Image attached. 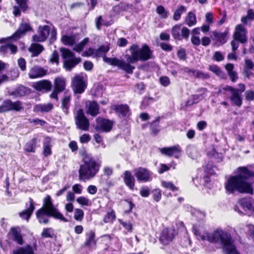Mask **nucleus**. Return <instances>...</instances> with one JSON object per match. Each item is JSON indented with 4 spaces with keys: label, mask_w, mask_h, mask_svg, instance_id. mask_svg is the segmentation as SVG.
I'll list each match as a JSON object with an SVG mask.
<instances>
[{
    "label": "nucleus",
    "mask_w": 254,
    "mask_h": 254,
    "mask_svg": "<svg viewBox=\"0 0 254 254\" xmlns=\"http://www.w3.org/2000/svg\"><path fill=\"white\" fill-rule=\"evenodd\" d=\"M38 138L37 136L34 137L31 140L28 141L25 145L24 149L28 153L35 152L36 151Z\"/></svg>",
    "instance_id": "c756f323"
},
{
    "label": "nucleus",
    "mask_w": 254,
    "mask_h": 254,
    "mask_svg": "<svg viewBox=\"0 0 254 254\" xmlns=\"http://www.w3.org/2000/svg\"><path fill=\"white\" fill-rule=\"evenodd\" d=\"M34 202L32 198H29V206L19 212V216L23 219L28 221L35 210Z\"/></svg>",
    "instance_id": "5701e85b"
},
{
    "label": "nucleus",
    "mask_w": 254,
    "mask_h": 254,
    "mask_svg": "<svg viewBox=\"0 0 254 254\" xmlns=\"http://www.w3.org/2000/svg\"><path fill=\"white\" fill-rule=\"evenodd\" d=\"M239 173L230 176L226 181L224 187L227 194L236 192L241 194H254V188L251 183L248 182L254 178V171L250 170L247 167H239L237 169Z\"/></svg>",
    "instance_id": "f03ea898"
},
{
    "label": "nucleus",
    "mask_w": 254,
    "mask_h": 254,
    "mask_svg": "<svg viewBox=\"0 0 254 254\" xmlns=\"http://www.w3.org/2000/svg\"><path fill=\"white\" fill-rule=\"evenodd\" d=\"M208 69L215 74L217 76L221 77L223 79L226 78V76L224 72L217 65H210L209 66Z\"/></svg>",
    "instance_id": "ea45409f"
},
{
    "label": "nucleus",
    "mask_w": 254,
    "mask_h": 254,
    "mask_svg": "<svg viewBox=\"0 0 254 254\" xmlns=\"http://www.w3.org/2000/svg\"><path fill=\"white\" fill-rule=\"evenodd\" d=\"M11 232L13 236L14 241H15L18 245H22L23 244V240L20 233L18 232L16 228L14 227H12L11 228Z\"/></svg>",
    "instance_id": "4c0bfd02"
},
{
    "label": "nucleus",
    "mask_w": 254,
    "mask_h": 254,
    "mask_svg": "<svg viewBox=\"0 0 254 254\" xmlns=\"http://www.w3.org/2000/svg\"><path fill=\"white\" fill-rule=\"evenodd\" d=\"M156 11L162 18L166 19L168 17L169 12L168 11L165 10L163 5L158 6L156 8Z\"/></svg>",
    "instance_id": "49530a36"
},
{
    "label": "nucleus",
    "mask_w": 254,
    "mask_h": 254,
    "mask_svg": "<svg viewBox=\"0 0 254 254\" xmlns=\"http://www.w3.org/2000/svg\"><path fill=\"white\" fill-rule=\"evenodd\" d=\"M110 48L108 46H105L104 45L100 46L97 50L95 51V57L100 58L103 55V60H104V57H106V54L109 52Z\"/></svg>",
    "instance_id": "c9c22d12"
},
{
    "label": "nucleus",
    "mask_w": 254,
    "mask_h": 254,
    "mask_svg": "<svg viewBox=\"0 0 254 254\" xmlns=\"http://www.w3.org/2000/svg\"><path fill=\"white\" fill-rule=\"evenodd\" d=\"M185 6L184 5H181L178 9H177L173 15V19L176 21H178L180 19L181 15L185 10Z\"/></svg>",
    "instance_id": "8fccbe9b"
},
{
    "label": "nucleus",
    "mask_w": 254,
    "mask_h": 254,
    "mask_svg": "<svg viewBox=\"0 0 254 254\" xmlns=\"http://www.w3.org/2000/svg\"><path fill=\"white\" fill-rule=\"evenodd\" d=\"M177 56L178 57L182 60L185 61L186 60L187 55L185 49H181L179 50L177 52Z\"/></svg>",
    "instance_id": "e2e57ef3"
},
{
    "label": "nucleus",
    "mask_w": 254,
    "mask_h": 254,
    "mask_svg": "<svg viewBox=\"0 0 254 254\" xmlns=\"http://www.w3.org/2000/svg\"><path fill=\"white\" fill-rule=\"evenodd\" d=\"M228 31L224 32H220L216 31L212 32V38L213 40L215 41L217 43L220 45H223L226 43L228 40Z\"/></svg>",
    "instance_id": "393cba45"
},
{
    "label": "nucleus",
    "mask_w": 254,
    "mask_h": 254,
    "mask_svg": "<svg viewBox=\"0 0 254 254\" xmlns=\"http://www.w3.org/2000/svg\"><path fill=\"white\" fill-rule=\"evenodd\" d=\"M254 67V63L250 59L245 60L244 68L247 69H253Z\"/></svg>",
    "instance_id": "338daca9"
},
{
    "label": "nucleus",
    "mask_w": 254,
    "mask_h": 254,
    "mask_svg": "<svg viewBox=\"0 0 254 254\" xmlns=\"http://www.w3.org/2000/svg\"><path fill=\"white\" fill-rule=\"evenodd\" d=\"M185 22L189 27L194 25L196 23L195 15L192 12H189L186 17Z\"/></svg>",
    "instance_id": "37998d69"
},
{
    "label": "nucleus",
    "mask_w": 254,
    "mask_h": 254,
    "mask_svg": "<svg viewBox=\"0 0 254 254\" xmlns=\"http://www.w3.org/2000/svg\"><path fill=\"white\" fill-rule=\"evenodd\" d=\"M82 162L78 170V178L80 181L88 180L94 178L99 171L101 166L100 162L89 154H85L83 156Z\"/></svg>",
    "instance_id": "39448f33"
},
{
    "label": "nucleus",
    "mask_w": 254,
    "mask_h": 254,
    "mask_svg": "<svg viewBox=\"0 0 254 254\" xmlns=\"http://www.w3.org/2000/svg\"><path fill=\"white\" fill-rule=\"evenodd\" d=\"M12 254H35L33 247L30 245L16 248L13 251Z\"/></svg>",
    "instance_id": "c85d7f7f"
},
{
    "label": "nucleus",
    "mask_w": 254,
    "mask_h": 254,
    "mask_svg": "<svg viewBox=\"0 0 254 254\" xmlns=\"http://www.w3.org/2000/svg\"><path fill=\"white\" fill-rule=\"evenodd\" d=\"M99 113V105L97 102L93 101L90 103L86 113L92 117H95Z\"/></svg>",
    "instance_id": "473e14b6"
},
{
    "label": "nucleus",
    "mask_w": 254,
    "mask_h": 254,
    "mask_svg": "<svg viewBox=\"0 0 254 254\" xmlns=\"http://www.w3.org/2000/svg\"><path fill=\"white\" fill-rule=\"evenodd\" d=\"M41 237L43 238H53V230L52 228H45L41 233Z\"/></svg>",
    "instance_id": "a18cd8bd"
},
{
    "label": "nucleus",
    "mask_w": 254,
    "mask_h": 254,
    "mask_svg": "<svg viewBox=\"0 0 254 254\" xmlns=\"http://www.w3.org/2000/svg\"><path fill=\"white\" fill-rule=\"evenodd\" d=\"M160 47L162 50L166 52H171L173 50V47L169 44L162 42L160 44Z\"/></svg>",
    "instance_id": "680f3d73"
},
{
    "label": "nucleus",
    "mask_w": 254,
    "mask_h": 254,
    "mask_svg": "<svg viewBox=\"0 0 254 254\" xmlns=\"http://www.w3.org/2000/svg\"><path fill=\"white\" fill-rule=\"evenodd\" d=\"M134 172L138 182L146 183L152 180V173L146 168L139 167L134 169Z\"/></svg>",
    "instance_id": "1a4fd4ad"
},
{
    "label": "nucleus",
    "mask_w": 254,
    "mask_h": 254,
    "mask_svg": "<svg viewBox=\"0 0 254 254\" xmlns=\"http://www.w3.org/2000/svg\"><path fill=\"white\" fill-rule=\"evenodd\" d=\"M91 140L90 136L89 134L84 133L82 134L79 138L80 142L81 143H88Z\"/></svg>",
    "instance_id": "774afa93"
},
{
    "label": "nucleus",
    "mask_w": 254,
    "mask_h": 254,
    "mask_svg": "<svg viewBox=\"0 0 254 254\" xmlns=\"http://www.w3.org/2000/svg\"><path fill=\"white\" fill-rule=\"evenodd\" d=\"M75 124L79 129L87 131L89 130L90 124L88 119L85 117L83 110L81 109L77 111L75 118Z\"/></svg>",
    "instance_id": "9d476101"
},
{
    "label": "nucleus",
    "mask_w": 254,
    "mask_h": 254,
    "mask_svg": "<svg viewBox=\"0 0 254 254\" xmlns=\"http://www.w3.org/2000/svg\"><path fill=\"white\" fill-rule=\"evenodd\" d=\"M44 50V47L38 43L31 44L29 48V51L32 53V57H37Z\"/></svg>",
    "instance_id": "2f4dec72"
},
{
    "label": "nucleus",
    "mask_w": 254,
    "mask_h": 254,
    "mask_svg": "<svg viewBox=\"0 0 254 254\" xmlns=\"http://www.w3.org/2000/svg\"><path fill=\"white\" fill-rule=\"evenodd\" d=\"M60 51L62 53V57L65 60H67V58H73L74 54L72 53L69 49L62 48L60 49Z\"/></svg>",
    "instance_id": "c03bdc74"
},
{
    "label": "nucleus",
    "mask_w": 254,
    "mask_h": 254,
    "mask_svg": "<svg viewBox=\"0 0 254 254\" xmlns=\"http://www.w3.org/2000/svg\"><path fill=\"white\" fill-rule=\"evenodd\" d=\"M159 82L161 85L164 87H167L171 83L169 78L167 76H160L159 78Z\"/></svg>",
    "instance_id": "4d7b16f0"
},
{
    "label": "nucleus",
    "mask_w": 254,
    "mask_h": 254,
    "mask_svg": "<svg viewBox=\"0 0 254 254\" xmlns=\"http://www.w3.org/2000/svg\"><path fill=\"white\" fill-rule=\"evenodd\" d=\"M111 109L114 111L118 117L126 119L131 114L129 106L127 104H114L111 106Z\"/></svg>",
    "instance_id": "9b49d317"
},
{
    "label": "nucleus",
    "mask_w": 254,
    "mask_h": 254,
    "mask_svg": "<svg viewBox=\"0 0 254 254\" xmlns=\"http://www.w3.org/2000/svg\"><path fill=\"white\" fill-rule=\"evenodd\" d=\"M134 6L131 3L122 1L112 7V11L115 14L119 15L121 13L133 10Z\"/></svg>",
    "instance_id": "6ab92c4d"
},
{
    "label": "nucleus",
    "mask_w": 254,
    "mask_h": 254,
    "mask_svg": "<svg viewBox=\"0 0 254 254\" xmlns=\"http://www.w3.org/2000/svg\"><path fill=\"white\" fill-rule=\"evenodd\" d=\"M50 32V27L49 26L47 25L43 26H40L38 31V34H35L32 36V41L34 42H43L47 40Z\"/></svg>",
    "instance_id": "2eb2a0df"
},
{
    "label": "nucleus",
    "mask_w": 254,
    "mask_h": 254,
    "mask_svg": "<svg viewBox=\"0 0 254 254\" xmlns=\"http://www.w3.org/2000/svg\"><path fill=\"white\" fill-rule=\"evenodd\" d=\"M238 204L245 211L251 210L253 207V203L251 198L247 197L239 199Z\"/></svg>",
    "instance_id": "7c9ffc66"
},
{
    "label": "nucleus",
    "mask_w": 254,
    "mask_h": 254,
    "mask_svg": "<svg viewBox=\"0 0 254 254\" xmlns=\"http://www.w3.org/2000/svg\"><path fill=\"white\" fill-rule=\"evenodd\" d=\"M162 186L173 191L178 190V188L176 187L172 182L163 181L162 182Z\"/></svg>",
    "instance_id": "864d4df0"
},
{
    "label": "nucleus",
    "mask_w": 254,
    "mask_h": 254,
    "mask_svg": "<svg viewBox=\"0 0 254 254\" xmlns=\"http://www.w3.org/2000/svg\"><path fill=\"white\" fill-rule=\"evenodd\" d=\"M87 87V85L80 75H75L72 80V88L76 94L83 93Z\"/></svg>",
    "instance_id": "ddd939ff"
},
{
    "label": "nucleus",
    "mask_w": 254,
    "mask_h": 254,
    "mask_svg": "<svg viewBox=\"0 0 254 254\" xmlns=\"http://www.w3.org/2000/svg\"><path fill=\"white\" fill-rule=\"evenodd\" d=\"M31 93V89L25 86L20 85L18 86L14 91L10 93V95L15 97H23Z\"/></svg>",
    "instance_id": "a878e982"
},
{
    "label": "nucleus",
    "mask_w": 254,
    "mask_h": 254,
    "mask_svg": "<svg viewBox=\"0 0 254 254\" xmlns=\"http://www.w3.org/2000/svg\"><path fill=\"white\" fill-rule=\"evenodd\" d=\"M29 31H33L31 25L28 23L21 22L18 29L11 35V38H15V41H16Z\"/></svg>",
    "instance_id": "f3484780"
},
{
    "label": "nucleus",
    "mask_w": 254,
    "mask_h": 254,
    "mask_svg": "<svg viewBox=\"0 0 254 254\" xmlns=\"http://www.w3.org/2000/svg\"><path fill=\"white\" fill-rule=\"evenodd\" d=\"M65 88V82L64 80L60 77L57 78L54 81V90L50 94L51 98L58 100V94L62 92Z\"/></svg>",
    "instance_id": "dca6fc26"
},
{
    "label": "nucleus",
    "mask_w": 254,
    "mask_h": 254,
    "mask_svg": "<svg viewBox=\"0 0 254 254\" xmlns=\"http://www.w3.org/2000/svg\"><path fill=\"white\" fill-rule=\"evenodd\" d=\"M160 152L168 156H174L178 158L182 152L181 147L179 145H174L169 147H163L160 149Z\"/></svg>",
    "instance_id": "a211bd4d"
},
{
    "label": "nucleus",
    "mask_w": 254,
    "mask_h": 254,
    "mask_svg": "<svg viewBox=\"0 0 254 254\" xmlns=\"http://www.w3.org/2000/svg\"><path fill=\"white\" fill-rule=\"evenodd\" d=\"M119 223L122 225L128 232H131L132 231L133 227L132 224L130 222H125L122 219H119Z\"/></svg>",
    "instance_id": "5fc2aeb1"
},
{
    "label": "nucleus",
    "mask_w": 254,
    "mask_h": 254,
    "mask_svg": "<svg viewBox=\"0 0 254 254\" xmlns=\"http://www.w3.org/2000/svg\"><path fill=\"white\" fill-rule=\"evenodd\" d=\"M201 239L207 240L211 243H220L225 254H240L231 235L221 229H217L212 233H207L205 236L201 237Z\"/></svg>",
    "instance_id": "7ed1b4c3"
},
{
    "label": "nucleus",
    "mask_w": 254,
    "mask_h": 254,
    "mask_svg": "<svg viewBox=\"0 0 254 254\" xmlns=\"http://www.w3.org/2000/svg\"><path fill=\"white\" fill-rule=\"evenodd\" d=\"M247 30L241 24L236 25L233 34V38L237 42L241 44H245L248 41Z\"/></svg>",
    "instance_id": "f8f14e48"
},
{
    "label": "nucleus",
    "mask_w": 254,
    "mask_h": 254,
    "mask_svg": "<svg viewBox=\"0 0 254 254\" xmlns=\"http://www.w3.org/2000/svg\"><path fill=\"white\" fill-rule=\"evenodd\" d=\"M176 234L175 229L165 227L160 233L159 241L163 245H168L173 241Z\"/></svg>",
    "instance_id": "6e6552de"
},
{
    "label": "nucleus",
    "mask_w": 254,
    "mask_h": 254,
    "mask_svg": "<svg viewBox=\"0 0 254 254\" xmlns=\"http://www.w3.org/2000/svg\"><path fill=\"white\" fill-rule=\"evenodd\" d=\"M61 40L64 45H73L75 43V39L72 36L64 35L62 37Z\"/></svg>",
    "instance_id": "de8ad7c7"
},
{
    "label": "nucleus",
    "mask_w": 254,
    "mask_h": 254,
    "mask_svg": "<svg viewBox=\"0 0 254 254\" xmlns=\"http://www.w3.org/2000/svg\"><path fill=\"white\" fill-rule=\"evenodd\" d=\"M139 193L142 197H147L150 193V190L148 187H142L140 188Z\"/></svg>",
    "instance_id": "6e6d98bb"
},
{
    "label": "nucleus",
    "mask_w": 254,
    "mask_h": 254,
    "mask_svg": "<svg viewBox=\"0 0 254 254\" xmlns=\"http://www.w3.org/2000/svg\"><path fill=\"white\" fill-rule=\"evenodd\" d=\"M123 201L126 202L125 205L124 213L126 214H129L132 212V210L135 207V204L133 203L132 199L129 198L125 199Z\"/></svg>",
    "instance_id": "f704fd0d"
},
{
    "label": "nucleus",
    "mask_w": 254,
    "mask_h": 254,
    "mask_svg": "<svg viewBox=\"0 0 254 254\" xmlns=\"http://www.w3.org/2000/svg\"><path fill=\"white\" fill-rule=\"evenodd\" d=\"M230 100L232 102V104L234 106L240 107L243 104V99L241 94L239 93L234 92L231 94L230 97Z\"/></svg>",
    "instance_id": "72a5a7b5"
},
{
    "label": "nucleus",
    "mask_w": 254,
    "mask_h": 254,
    "mask_svg": "<svg viewBox=\"0 0 254 254\" xmlns=\"http://www.w3.org/2000/svg\"><path fill=\"white\" fill-rule=\"evenodd\" d=\"M114 125L113 121L99 117L96 119L95 129L99 132H109L112 129Z\"/></svg>",
    "instance_id": "0eeeda50"
},
{
    "label": "nucleus",
    "mask_w": 254,
    "mask_h": 254,
    "mask_svg": "<svg viewBox=\"0 0 254 254\" xmlns=\"http://www.w3.org/2000/svg\"><path fill=\"white\" fill-rule=\"evenodd\" d=\"M190 30L186 27H183L181 28V37L186 40H188L189 37Z\"/></svg>",
    "instance_id": "052dcab7"
},
{
    "label": "nucleus",
    "mask_w": 254,
    "mask_h": 254,
    "mask_svg": "<svg viewBox=\"0 0 254 254\" xmlns=\"http://www.w3.org/2000/svg\"><path fill=\"white\" fill-rule=\"evenodd\" d=\"M128 50L130 54L125 56L126 62L117 58L106 56L104 57V62L111 65L118 66L127 73L131 74L135 67L131 64H135L138 61H147L153 58V51L146 44H143L141 48H139L138 44H133L129 47Z\"/></svg>",
    "instance_id": "f257e3e1"
},
{
    "label": "nucleus",
    "mask_w": 254,
    "mask_h": 254,
    "mask_svg": "<svg viewBox=\"0 0 254 254\" xmlns=\"http://www.w3.org/2000/svg\"><path fill=\"white\" fill-rule=\"evenodd\" d=\"M76 201L79 204L82 206H88L91 205V204L90 200L84 196L78 197L76 199Z\"/></svg>",
    "instance_id": "3c124183"
},
{
    "label": "nucleus",
    "mask_w": 254,
    "mask_h": 254,
    "mask_svg": "<svg viewBox=\"0 0 254 254\" xmlns=\"http://www.w3.org/2000/svg\"><path fill=\"white\" fill-rule=\"evenodd\" d=\"M47 71L43 67L34 66L31 68L28 73L30 78L35 79L44 76L47 74Z\"/></svg>",
    "instance_id": "4be33fe9"
},
{
    "label": "nucleus",
    "mask_w": 254,
    "mask_h": 254,
    "mask_svg": "<svg viewBox=\"0 0 254 254\" xmlns=\"http://www.w3.org/2000/svg\"><path fill=\"white\" fill-rule=\"evenodd\" d=\"M245 99L248 101L254 100V91L252 90H248L245 93Z\"/></svg>",
    "instance_id": "13d9d810"
},
{
    "label": "nucleus",
    "mask_w": 254,
    "mask_h": 254,
    "mask_svg": "<svg viewBox=\"0 0 254 254\" xmlns=\"http://www.w3.org/2000/svg\"><path fill=\"white\" fill-rule=\"evenodd\" d=\"M160 121V118L158 117L156 119L153 121L150 125V129L151 132L154 135H156L159 132V123Z\"/></svg>",
    "instance_id": "79ce46f5"
},
{
    "label": "nucleus",
    "mask_w": 254,
    "mask_h": 254,
    "mask_svg": "<svg viewBox=\"0 0 254 254\" xmlns=\"http://www.w3.org/2000/svg\"><path fill=\"white\" fill-rule=\"evenodd\" d=\"M153 198L156 202H159L162 198V191L159 189H155L152 190Z\"/></svg>",
    "instance_id": "603ef678"
},
{
    "label": "nucleus",
    "mask_w": 254,
    "mask_h": 254,
    "mask_svg": "<svg viewBox=\"0 0 254 254\" xmlns=\"http://www.w3.org/2000/svg\"><path fill=\"white\" fill-rule=\"evenodd\" d=\"M116 215L114 209H111L110 211L107 212L103 218V221L105 223H113L116 220Z\"/></svg>",
    "instance_id": "e433bc0d"
},
{
    "label": "nucleus",
    "mask_w": 254,
    "mask_h": 254,
    "mask_svg": "<svg viewBox=\"0 0 254 254\" xmlns=\"http://www.w3.org/2000/svg\"><path fill=\"white\" fill-rule=\"evenodd\" d=\"M16 3L18 5H15L13 6V14L16 16H20L21 15V10L23 12H25L29 8L27 4L28 0H15Z\"/></svg>",
    "instance_id": "aec40b11"
},
{
    "label": "nucleus",
    "mask_w": 254,
    "mask_h": 254,
    "mask_svg": "<svg viewBox=\"0 0 254 254\" xmlns=\"http://www.w3.org/2000/svg\"><path fill=\"white\" fill-rule=\"evenodd\" d=\"M35 214L40 224L49 223V217H53L55 219L60 220L64 222L68 221L59 210L54 206L51 196L48 194L43 199L42 207L36 211Z\"/></svg>",
    "instance_id": "20e7f679"
},
{
    "label": "nucleus",
    "mask_w": 254,
    "mask_h": 254,
    "mask_svg": "<svg viewBox=\"0 0 254 254\" xmlns=\"http://www.w3.org/2000/svg\"><path fill=\"white\" fill-rule=\"evenodd\" d=\"M95 232L93 230H89L85 233V240L82 245V248H85L89 250L95 249L97 245Z\"/></svg>",
    "instance_id": "4468645a"
},
{
    "label": "nucleus",
    "mask_w": 254,
    "mask_h": 254,
    "mask_svg": "<svg viewBox=\"0 0 254 254\" xmlns=\"http://www.w3.org/2000/svg\"><path fill=\"white\" fill-rule=\"evenodd\" d=\"M54 108L53 104H39L35 105L33 107V112L35 113H47L51 111Z\"/></svg>",
    "instance_id": "cd10ccee"
},
{
    "label": "nucleus",
    "mask_w": 254,
    "mask_h": 254,
    "mask_svg": "<svg viewBox=\"0 0 254 254\" xmlns=\"http://www.w3.org/2000/svg\"><path fill=\"white\" fill-rule=\"evenodd\" d=\"M84 216V211L80 208H75L74 210V219L77 221H81Z\"/></svg>",
    "instance_id": "09e8293b"
},
{
    "label": "nucleus",
    "mask_w": 254,
    "mask_h": 254,
    "mask_svg": "<svg viewBox=\"0 0 254 254\" xmlns=\"http://www.w3.org/2000/svg\"><path fill=\"white\" fill-rule=\"evenodd\" d=\"M34 88L38 91L44 90L45 92H48L52 90V83L47 80H42L35 83Z\"/></svg>",
    "instance_id": "b1692460"
},
{
    "label": "nucleus",
    "mask_w": 254,
    "mask_h": 254,
    "mask_svg": "<svg viewBox=\"0 0 254 254\" xmlns=\"http://www.w3.org/2000/svg\"><path fill=\"white\" fill-rule=\"evenodd\" d=\"M70 95L65 96L62 100L61 107L63 111L66 114L68 113V109L70 106Z\"/></svg>",
    "instance_id": "a19ab883"
},
{
    "label": "nucleus",
    "mask_w": 254,
    "mask_h": 254,
    "mask_svg": "<svg viewBox=\"0 0 254 254\" xmlns=\"http://www.w3.org/2000/svg\"><path fill=\"white\" fill-rule=\"evenodd\" d=\"M18 65L22 71L25 70L26 68V62L23 58H20L18 60Z\"/></svg>",
    "instance_id": "0e129e2a"
},
{
    "label": "nucleus",
    "mask_w": 254,
    "mask_h": 254,
    "mask_svg": "<svg viewBox=\"0 0 254 254\" xmlns=\"http://www.w3.org/2000/svg\"><path fill=\"white\" fill-rule=\"evenodd\" d=\"M182 24H176L174 26L171 30L173 37L175 40H181L180 32H181Z\"/></svg>",
    "instance_id": "58836bf2"
},
{
    "label": "nucleus",
    "mask_w": 254,
    "mask_h": 254,
    "mask_svg": "<svg viewBox=\"0 0 254 254\" xmlns=\"http://www.w3.org/2000/svg\"><path fill=\"white\" fill-rule=\"evenodd\" d=\"M50 62L52 63H56L57 64L59 63V53L56 50H54L51 55Z\"/></svg>",
    "instance_id": "bf43d9fd"
},
{
    "label": "nucleus",
    "mask_w": 254,
    "mask_h": 254,
    "mask_svg": "<svg viewBox=\"0 0 254 254\" xmlns=\"http://www.w3.org/2000/svg\"><path fill=\"white\" fill-rule=\"evenodd\" d=\"M23 109L21 101L17 100L12 102L11 100L7 99L3 100L0 105V114L10 111L20 112Z\"/></svg>",
    "instance_id": "423d86ee"
},
{
    "label": "nucleus",
    "mask_w": 254,
    "mask_h": 254,
    "mask_svg": "<svg viewBox=\"0 0 254 254\" xmlns=\"http://www.w3.org/2000/svg\"><path fill=\"white\" fill-rule=\"evenodd\" d=\"M170 169V167L167 166L165 164H160L158 169V172L159 174H162L166 171H168Z\"/></svg>",
    "instance_id": "69168bd1"
},
{
    "label": "nucleus",
    "mask_w": 254,
    "mask_h": 254,
    "mask_svg": "<svg viewBox=\"0 0 254 254\" xmlns=\"http://www.w3.org/2000/svg\"><path fill=\"white\" fill-rule=\"evenodd\" d=\"M81 62V59L80 58H76L74 56L73 58H71L69 59L64 60V67L66 70L70 71Z\"/></svg>",
    "instance_id": "bb28decb"
},
{
    "label": "nucleus",
    "mask_w": 254,
    "mask_h": 254,
    "mask_svg": "<svg viewBox=\"0 0 254 254\" xmlns=\"http://www.w3.org/2000/svg\"><path fill=\"white\" fill-rule=\"evenodd\" d=\"M123 180L127 187L130 190H134L135 179L130 170H126L124 172L123 174Z\"/></svg>",
    "instance_id": "412c9836"
}]
</instances>
